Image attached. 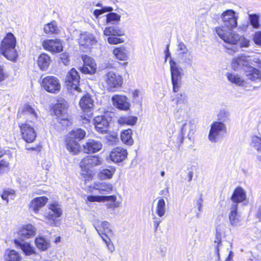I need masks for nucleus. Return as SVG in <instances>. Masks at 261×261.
I'll return each mask as SVG.
<instances>
[{"label": "nucleus", "instance_id": "7", "mask_svg": "<svg viewBox=\"0 0 261 261\" xmlns=\"http://www.w3.org/2000/svg\"><path fill=\"white\" fill-rule=\"evenodd\" d=\"M226 132L225 125L222 122L215 121L211 125L208 139L211 142H217Z\"/></svg>", "mask_w": 261, "mask_h": 261}, {"label": "nucleus", "instance_id": "4", "mask_svg": "<svg viewBox=\"0 0 261 261\" xmlns=\"http://www.w3.org/2000/svg\"><path fill=\"white\" fill-rule=\"evenodd\" d=\"M101 163V159L97 156L88 155L84 158L80 163L81 169V178L87 183L92 178L90 169Z\"/></svg>", "mask_w": 261, "mask_h": 261}, {"label": "nucleus", "instance_id": "60", "mask_svg": "<svg viewBox=\"0 0 261 261\" xmlns=\"http://www.w3.org/2000/svg\"><path fill=\"white\" fill-rule=\"evenodd\" d=\"M202 202L203 199L202 198V196L201 195L200 197L196 201V205L198 206V211L200 212L202 211Z\"/></svg>", "mask_w": 261, "mask_h": 261}, {"label": "nucleus", "instance_id": "14", "mask_svg": "<svg viewBox=\"0 0 261 261\" xmlns=\"http://www.w3.org/2000/svg\"><path fill=\"white\" fill-rule=\"evenodd\" d=\"M43 48L53 53H59L63 50V45L59 39H49L44 40L42 43Z\"/></svg>", "mask_w": 261, "mask_h": 261}, {"label": "nucleus", "instance_id": "58", "mask_svg": "<svg viewBox=\"0 0 261 261\" xmlns=\"http://www.w3.org/2000/svg\"><path fill=\"white\" fill-rule=\"evenodd\" d=\"M91 67L89 66H82L80 68L81 72L84 74H93L94 73H91Z\"/></svg>", "mask_w": 261, "mask_h": 261}, {"label": "nucleus", "instance_id": "32", "mask_svg": "<svg viewBox=\"0 0 261 261\" xmlns=\"http://www.w3.org/2000/svg\"><path fill=\"white\" fill-rule=\"evenodd\" d=\"M38 65L42 70H46L50 62V58L46 54H42L38 59Z\"/></svg>", "mask_w": 261, "mask_h": 261}, {"label": "nucleus", "instance_id": "30", "mask_svg": "<svg viewBox=\"0 0 261 261\" xmlns=\"http://www.w3.org/2000/svg\"><path fill=\"white\" fill-rule=\"evenodd\" d=\"M113 53L116 58L119 60L125 61L128 58V51L123 46L115 48Z\"/></svg>", "mask_w": 261, "mask_h": 261}, {"label": "nucleus", "instance_id": "39", "mask_svg": "<svg viewBox=\"0 0 261 261\" xmlns=\"http://www.w3.org/2000/svg\"><path fill=\"white\" fill-rule=\"evenodd\" d=\"M227 80L231 83L239 86H243L244 81L238 74L232 73H227L226 74Z\"/></svg>", "mask_w": 261, "mask_h": 261}, {"label": "nucleus", "instance_id": "61", "mask_svg": "<svg viewBox=\"0 0 261 261\" xmlns=\"http://www.w3.org/2000/svg\"><path fill=\"white\" fill-rule=\"evenodd\" d=\"M107 245V247L108 249L111 253H113L115 251V247L113 244L112 243V241L108 242V243L106 244Z\"/></svg>", "mask_w": 261, "mask_h": 261}, {"label": "nucleus", "instance_id": "62", "mask_svg": "<svg viewBox=\"0 0 261 261\" xmlns=\"http://www.w3.org/2000/svg\"><path fill=\"white\" fill-rule=\"evenodd\" d=\"M187 170V176L188 177V181L190 182L192 180L194 173L192 168L191 169H188Z\"/></svg>", "mask_w": 261, "mask_h": 261}, {"label": "nucleus", "instance_id": "51", "mask_svg": "<svg viewBox=\"0 0 261 261\" xmlns=\"http://www.w3.org/2000/svg\"><path fill=\"white\" fill-rule=\"evenodd\" d=\"M177 51L179 53L178 54L180 56L188 53L189 51L186 45L182 42L179 41L177 45Z\"/></svg>", "mask_w": 261, "mask_h": 261}, {"label": "nucleus", "instance_id": "54", "mask_svg": "<svg viewBox=\"0 0 261 261\" xmlns=\"http://www.w3.org/2000/svg\"><path fill=\"white\" fill-rule=\"evenodd\" d=\"M110 196L115 197V200H105L104 202L105 201H110V202L107 203L106 204V206H107V207L108 208L114 209L116 207L118 206V204L117 202H116V201L117 200V197H116V196L115 195H110Z\"/></svg>", "mask_w": 261, "mask_h": 261}, {"label": "nucleus", "instance_id": "1", "mask_svg": "<svg viewBox=\"0 0 261 261\" xmlns=\"http://www.w3.org/2000/svg\"><path fill=\"white\" fill-rule=\"evenodd\" d=\"M236 12L232 10H227L223 12L222 19L223 25L216 28V33L224 42L235 45L239 41L241 47H248L250 41L244 36L239 35L231 31L237 26L238 18L236 16Z\"/></svg>", "mask_w": 261, "mask_h": 261}, {"label": "nucleus", "instance_id": "34", "mask_svg": "<svg viewBox=\"0 0 261 261\" xmlns=\"http://www.w3.org/2000/svg\"><path fill=\"white\" fill-rule=\"evenodd\" d=\"M103 34L106 36H121L124 34L123 30L120 29L117 26L107 27L104 31Z\"/></svg>", "mask_w": 261, "mask_h": 261}, {"label": "nucleus", "instance_id": "24", "mask_svg": "<svg viewBox=\"0 0 261 261\" xmlns=\"http://www.w3.org/2000/svg\"><path fill=\"white\" fill-rule=\"evenodd\" d=\"M36 228L32 224L24 225L19 231V234L22 238L29 239L35 236Z\"/></svg>", "mask_w": 261, "mask_h": 261}, {"label": "nucleus", "instance_id": "55", "mask_svg": "<svg viewBox=\"0 0 261 261\" xmlns=\"http://www.w3.org/2000/svg\"><path fill=\"white\" fill-rule=\"evenodd\" d=\"M253 41L254 43L258 45L261 46V32L258 31L256 32L253 37Z\"/></svg>", "mask_w": 261, "mask_h": 261}, {"label": "nucleus", "instance_id": "9", "mask_svg": "<svg viewBox=\"0 0 261 261\" xmlns=\"http://www.w3.org/2000/svg\"><path fill=\"white\" fill-rule=\"evenodd\" d=\"M21 135L22 139L27 143L33 142L36 139L37 134L33 125L27 121L23 123L19 124Z\"/></svg>", "mask_w": 261, "mask_h": 261}, {"label": "nucleus", "instance_id": "44", "mask_svg": "<svg viewBox=\"0 0 261 261\" xmlns=\"http://www.w3.org/2000/svg\"><path fill=\"white\" fill-rule=\"evenodd\" d=\"M165 204V201L164 199L161 198L158 200L156 213L160 217H162L166 213Z\"/></svg>", "mask_w": 261, "mask_h": 261}, {"label": "nucleus", "instance_id": "13", "mask_svg": "<svg viewBox=\"0 0 261 261\" xmlns=\"http://www.w3.org/2000/svg\"><path fill=\"white\" fill-rule=\"evenodd\" d=\"M250 57L242 55L234 58L231 63V66L234 70L243 69L247 71L248 69Z\"/></svg>", "mask_w": 261, "mask_h": 261}, {"label": "nucleus", "instance_id": "19", "mask_svg": "<svg viewBox=\"0 0 261 261\" xmlns=\"http://www.w3.org/2000/svg\"><path fill=\"white\" fill-rule=\"evenodd\" d=\"M61 214L60 206L58 204L54 203L49 205V212L46 214L45 217L48 221H50V223H52Z\"/></svg>", "mask_w": 261, "mask_h": 261}, {"label": "nucleus", "instance_id": "52", "mask_svg": "<svg viewBox=\"0 0 261 261\" xmlns=\"http://www.w3.org/2000/svg\"><path fill=\"white\" fill-rule=\"evenodd\" d=\"M113 10V8L110 7H103L101 9H96L93 12V14L96 18L98 16L106 12H111Z\"/></svg>", "mask_w": 261, "mask_h": 261}, {"label": "nucleus", "instance_id": "47", "mask_svg": "<svg viewBox=\"0 0 261 261\" xmlns=\"http://www.w3.org/2000/svg\"><path fill=\"white\" fill-rule=\"evenodd\" d=\"M93 226L95 229L97 230L98 234L101 236L103 241L106 244L108 242L111 241V239L108 237L107 234L105 233H103L100 229H99V225L95 222L93 223Z\"/></svg>", "mask_w": 261, "mask_h": 261}, {"label": "nucleus", "instance_id": "49", "mask_svg": "<svg viewBox=\"0 0 261 261\" xmlns=\"http://www.w3.org/2000/svg\"><path fill=\"white\" fill-rule=\"evenodd\" d=\"M94 222L96 223L99 225V229L100 227H102L104 231L106 232H111V229L110 227V224L107 221H103L101 222L99 220H97Z\"/></svg>", "mask_w": 261, "mask_h": 261}, {"label": "nucleus", "instance_id": "2", "mask_svg": "<svg viewBox=\"0 0 261 261\" xmlns=\"http://www.w3.org/2000/svg\"><path fill=\"white\" fill-rule=\"evenodd\" d=\"M173 91L172 101L176 105H187L188 96L184 92L178 93L182 86V69L172 59L169 61Z\"/></svg>", "mask_w": 261, "mask_h": 261}, {"label": "nucleus", "instance_id": "29", "mask_svg": "<svg viewBox=\"0 0 261 261\" xmlns=\"http://www.w3.org/2000/svg\"><path fill=\"white\" fill-rule=\"evenodd\" d=\"M120 138L122 142L127 145L132 146L134 144L132 130L130 128L123 130L121 133Z\"/></svg>", "mask_w": 261, "mask_h": 261}, {"label": "nucleus", "instance_id": "43", "mask_svg": "<svg viewBox=\"0 0 261 261\" xmlns=\"http://www.w3.org/2000/svg\"><path fill=\"white\" fill-rule=\"evenodd\" d=\"M115 197L113 196H94L90 195L87 197V199L90 202H104L105 200H114Z\"/></svg>", "mask_w": 261, "mask_h": 261}, {"label": "nucleus", "instance_id": "26", "mask_svg": "<svg viewBox=\"0 0 261 261\" xmlns=\"http://www.w3.org/2000/svg\"><path fill=\"white\" fill-rule=\"evenodd\" d=\"M4 261H20L21 259L20 254L14 249H6L3 254Z\"/></svg>", "mask_w": 261, "mask_h": 261}, {"label": "nucleus", "instance_id": "21", "mask_svg": "<svg viewBox=\"0 0 261 261\" xmlns=\"http://www.w3.org/2000/svg\"><path fill=\"white\" fill-rule=\"evenodd\" d=\"M97 42L95 37L93 34L87 32L82 34L79 39L80 44L87 47L95 44Z\"/></svg>", "mask_w": 261, "mask_h": 261}, {"label": "nucleus", "instance_id": "63", "mask_svg": "<svg viewBox=\"0 0 261 261\" xmlns=\"http://www.w3.org/2000/svg\"><path fill=\"white\" fill-rule=\"evenodd\" d=\"M25 149L28 150H32V151H40L41 150V147L40 146H36L35 147H29V146L26 145L25 146Z\"/></svg>", "mask_w": 261, "mask_h": 261}, {"label": "nucleus", "instance_id": "38", "mask_svg": "<svg viewBox=\"0 0 261 261\" xmlns=\"http://www.w3.org/2000/svg\"><path fill=\"white\" fill-rule=\"evenodd\" d=\"M93 188L99 191V193L101 194L109 193L112 190L113 186L111 184L106 182H101L99 184H96Z\"/></svg>", "mask_w": 261, "mask_h": 261}, {"label": "nucleus", "instance_id": "59", "mask_svg": "<svg viewBox=\"0 0 261 261\" xmlns=\"http://www.w3.org/2000/svg\"><path fill=\"white\" fill-rule=\"evenodd\" d=\"M91 67L89 66H82L80 68L81 72L84 74H93L94 73H91Z\"/></svg>", "mask_w": 261, "mask_h": 261}, {"label": "nucleus", "instance_id": "3", "mask_svg": "<svg viewBox=\"0 0 261 261\" xmlns=\"http://www.w3.org/2000/svg\"><path fill=\"white\" fill-rule=\"evenodd\" d=\"M16 39L14 35L8 33L2 41L0 50L1 53L8 60L14 61L18 54L15 48Z\"/></svg>", "mask_w": 261, "mask_h": 261}, {"label": "nucleus", "instance_id": "25", "mask_svg": "<svg viewBox=\"0 0 261 261\" xmlns=\"http://www.w3.org/2000/svg\"><path fill=\"white\" fill-rule=\"evenodd\" d=\"M246 198V193L241 187H237L234 191L231 197L232 204H236L237 207L238 203L243 202Z\"/></svg>", "mask_w": 261, "mask_h": 261}, {"label": "nucleus", "instance_id": "64", "mask_svg": "<svg viewBox=\"0 0 261 261\" xmlns=\"http://www.w3.org/2000/svg\"><path fill=\"white\" fill-rule=\"evenodd\" d=\"M6 77V75L4 71V69L0 66V82L4 81Z\"/></svg>", "mask_w": 261, "mask_h": 261}, {"label": "nucleus", "instance_id": "42", "mask_svg": "<svg viewBox=\"0 0 261 261\" xmlns=\"http://www.w3.org/2000/svg\"><path fill=\"white\" fill-rule=\"evenodd\" d=\"M115 172V168L112 166L109 168L102 169L99 173V175L102 179L111 178Z\"/></svg>", "mask_w": 261, "mask_h": 261}, {"label": "nucleus", "instance_id": "6", "mask_svg": "<svg viewBox=\"0 0 261 261\" xmlns=\"http://www.w3.org/2000/svg\"><path fill=\"white\" fill-rule=\"evenodd\" d=\"M107 87L110 91H115L121 87L122 83V77L114 71H109L103 76Z\"/></svg>", "mask_w": 261, "mask_h": 261}, {"label": "nucleus", "instance_id": "8", "mask_svg": "<svg viewBox=\"0 0 261 261\" xmlns=\"http://www.w3.org/2000/svg\"><path fill=\"white\" fill-rule=\"evenodd\" d=\"M112 120V117L108 113L97 116L93 119L94 124L96 130L101 134H105L109 130L110 122Z\"/></svg>", "mask_w": 261, "mask_h": 261}, {"label": "nucleus", "instance_id": "33", "mask_svg": "<svg viewBox=\"0 0 261 261\" xmlns=\"http://www.w3.org/2000/svg\"><path fill=\"white\" fill-rule=\"evenodd\" d=\"M216 238L214 244L215 247V252L216 253L215 260L221 261L219 253V247L222 245L221 234V233L218 231L217 227L216 228Z\"/></svg>", "mask_w": 261, "mask_h": 261}, {"label": "nucleus", "instance_id": "15", "mask_svg": "<svg viewBox=\"0 0 261 261\" xmlns=\"http://www.w3.org/2000/svg\"><path fill=\"white\" fill-rule=\"evenodd\" d=\"M127 152L126 149L120 147L114 148L110 153V158L114 163H120L127 157Z\"/></svg>", "mask_w": 261, "mask_h": 261}, {"label": "nucleus", "instance_id": "31", "mask_svg": "<svg viewBox=\"0 0 261 261\" xmlns=\"http://www.w3.org/2000/svg\"><path fill=\"white\" fill-rule=\"evenodd\" d=\"M43 30L44 33L47 35L58 34L60 32L59 28L55 21L46 24L44 27Z\"/></svg>", "mask_w": 261, "mask_h": 261}, {"label": "nucleus", "instance_id": "16", "mask_svg": "<svg viewBox=\"0 0 261 261\" xmlns=\"http://www.w3.org/2000/svg\"><path fill=\"white\" fill-rule=\"evenodd\" d=\"M65 101L64 99H59L58 100V102L55 106L54 110L55 114L58 117V122L62 125L64 124L65 121Z\"/></svg>", "mask_w": 261, "mask_h": 261}, {"label": "nucleus", "instance_id": "17", "mask_svg": "<svg viewBox=\"0 0 261 261\" xmlns=\"http://www.w3.org/2000/svg\"><path fill=\"white\" fill-rule=\"evenodd\" d=\"M18 115H19L20 117H23L27 119L30 118L31 120L28 122H31V123L37 118L35 110L28 105L23 106L19 110Z\"/></svg>", "mask_w": 261, "mask_h": 261}, {"label": "nucleus", "instance_id": "23", "mask_svg": "<svg viewBox=\"0 0 261 261\" xmlns=\"http://www.w3.org/2000/svg\"><path fill=\"white\" fill-rule=\"evenodd\" d=\"M238 207L236 204H232L230 207V212L228 215L229 220L231 225L238 226L240 221V217L238 213Z\"/></svg>", "mask_w": 261, "mask_h": 261}, {"label": "nucleus", "instance_id": "18", "mask_svg": "<svg viewBox=\"0 0 261 261\" xmlns=\"http://www.w3.org/2000/svg\"><path fill=\"white\" fill-rule=\"evenodd\" d=\"M93 102L91 96L89 94H86L81 98L79 104L83 111L85 113H89L87 115L90 116L91 115V111L93 109Z\"/></svg>", "mask_w": 261, "mask_h": 261}, {"label": "nucleus", "instance_id": "10", "mask_svg": "<svg viewBox=\"0 0 261 261\" xmlns=\"http://www.w3.org/2000/svg\"><path fill=\"white\" fill-rule=\"evenodd\" d=\"M42 87L48 92L57 93L61 89L59 80L53 76H48L42 80Z\"/></svg>", "mask_w": 261, "mask_h": 261}, {"label": "nucleus", "instance_id": "40", "mask_svg": "<svg viewBox=\"0 0 261 261\" xmlns=\"http://www.w3.org/2000/svg\"><path fill=\"white\" fill-rule=\"evenodd\" d=\"M35 244L37 247L42 251L46 250L50 246L49 242L41 237L36 238Z\"/></svg>", "mask_w": 261, "mask_h": 261}, {"label": "nucleus", "instance_id": "48", "mask_svg": "<svg viewBox=\"0 0 261 261\" xmlns=\"http://www.w3.org/2000/svg\"><path fill=\"white\" fill-rule=\"evenodd\" d=\"M259 16L256 14H250L249 15L250 22L254 28H257L259 26Z\"/></svg>", "mask_w": 261, "mask_h": 261}, {"label": "nucleus", "instance_id": "22", "mask_svg": "<svg viewBox=\"0 0 261 261\" xmlns=\"http://www.w3.org/2000/svg\"><path fill=\"white\" fill-rule=\"evenodd\" d=\"M47 201L48 198L45 196L35 198L30 203V208L35 213H38L39 210L47 203Z\"/></svg>", "mask_w": 261, "mask_h": 261}, {"label": "nucleus", "instance_id": "36", "mask_svg": "<svg viewBox=\"0 0 261 261\" xmlns=\"http://www.w3.org/2000/svg\"><path fill=\"white\" fill-rule=\"evenodd\" d=\"M66 149L73 155L77 154L80 151V145L78 142L70 140L66 138Z\"/></svg>", "mask_w": 261, "mask_h": 261}, {"label": "nucleus", "instance_id": "35", "mask_svg": "<svg viewBox=\"0 0 261 261\" xmlns=\"http://www.w3.org/2000/svg\"><path fill=\"white\" fill-rule=\"evenodd\" d=\"M84 65L83 66H89L91 67V73H95L97 69L96 64L94 62V59L86 55H84L82 56Z\"/></svg>", "mask_w": 261, "mask_h": 261}, {"label": "nucleus", "instance_id": "5", "mask_svg": "<svg viewBox=\"0 0 261 261\" xmlns=\"http://www.w3.org/2000/svg\"><path fill=\"white\" fill-rule=\"evenodd\" d=\"M196 130V122L194 119L187 121L182 124L176 140L177 147L178 149H179L180 145L183 143L184 136H186L189 140H192Z\"/></svg>", "mask_w": 261, "mask_h": 261}, {"label": "nucleus", "instance_id": "37", "mask_svg": "<svg viewBox=\"0 0 261 261\" xmlns=\"http://www.w3.org/2000/svg\"><path fill=\"white\" fill-rule=\"evenodd\" d=\"M247 76L248 79L255 81L258 79H261V73L259 70L252 67H248V69L247 70Z\"/></svg>", "mask_w": 261, "mask_h": 261}, {"label": "nucleus", "instance_id": "11", "mask_svg": "<svg viewBox=\"0 0 261 261\" xmlns=\"http://www.w3.org/2000/svg\"><path fill=\"white\" fill-rule=\"evenodd\" d=\"M112 100L114 106L118 109L127 111L130 108V103L125 96L116 94L112 97Z\"/></svg>", "mask_w": 261, "mask_h": 261}, {"label": "nucleus", "instance_id": "20", "mask_svg": "<svg viewBox=\"0 0 261 261\" xmlns=\"http://www.w3.org/2000/svg\"><path fill=\"white\" fill-rule=\"evenodd\" d=\"M101 143L99 141L93 139H88L83 145L84 150L87 153L97 152L101 149Z\"/></svg>", "mask_w": 261, "mask_h": 261}, {"label": "nucleus", "instance_id": "57", "mask_svg": "<svg viewBox=\"0 0 261 261\" xmlns=\"http://www.w3.org/2000/svg\"><path fill=\"white\" fill-rule=\"evenodd\" d=\"M9 163L5 161H1L0 162V174L4 173L6 171V168L8 167Z\"/></svg>", "mask_w": 261, "mask_h": 261}, {"label": "nucleus", "instance_id": "12", "mask_svg": "<svg viewBox=\"0 0 261 261\" xmlns=\"http://www.w3.org/2000/svg\"><path fill=\"white\" fill-rule=\"evenodd\" d=\"M80 77L78 72L75 68H72L68 72L67 79H66V86H70L71 88L78 92H80L81 89L79 87Z\"/></svg>", "mask_w": 261, "mask_h": 261}, {"label": "nucleus", "instance_id": "45", "mask_svg": "<svg viewBox=\"0 0 261 261\" xmlns=\"http://www.w3.org/2000/svg\"><path fill=\"white\" fill-rule=\"evenodd\" d=\"M106 17L107 23L117 24L120 20L121 16L116 13L111 12L106 15Z\"/></svg>", "mask_w": 261, "mask_h": 261}, {"label": "nucleus", "instance_id": "53", "mask_svg": "<svg viewBox=\"0 0 261 261\" xmlns=\"http://www.w3.org/2000/svg\"><path fill=\"white\" fill-rule=\"evenodd\" d=\"M117 36H109L108 38V42L111 44H117L124 42V40L120 38L116 37Z\"/></svg>", "mask_w": 261, "mask_h": 261}, {"label": "nucleus", "instance_id": "56", "mask_svg": "<svg viewBox=\"0 0 261 261\" xmlns=\"http://www.w3.org/2000/svg\"><path fill=\"white\" fill-rule=\"evenodd\" d=\"M152 218L153 219V227L154 231H156L160 224L162 222V220L161 218L156 217V216L154 214H152Z\"/></svg>", "mask_w": 261, "mask_h": 261}, {"label": "nucleus", "instance_id": "28", "mask_svg": "<svg viewBox=\"0 0 261 261\" xmlns=\"http://www.w3.org/2000/svg\"><path fill=\"white\" fill-rule=\"evenodd\" d=\"M15 244L19 247L26 255H30L35 253V248L27 242H20L15 240Z\"/></svg>", "mask_w": 261, "mask_h": 261}, {"label": "nucleus", "instance_id": "27", "mask_svg": "<svg viewBox=\"0 0 261 261\" xmlns=\"http://www.w3.org/2000/svg\"><path fill=\"white\" fill-rule=\"evenodd\" d=\"M86 134V132L82 128L74 129L69 133L68 141L72 140L78 142L85 137Z\"/></svg>", "mask_w": 261, "mask_h": 261}, {"label": "nucleus", "instance_id": "41", "mask_svg": "<svg viewBox=\"0 0 261 261\" xmlns=\"http://www.w3.org/2000/svg\"><path fill=\"white\" fill-rule=\"evenodd\" d=\"M138 120V118L134 116H122L119 118L118 122L120 124H127L134 125Z\"/></svg>", "mask_w": 261, "mask_h": 261}, {"label": "nucleus", "instance_id": "46", "mask_svg": "<svg viewBox=\"0 0 261 261\" xmlns=\"http://www.w3.org/2000/svg\"><path fill=\"white\" fill-rule=\"evenodd\" d=\"M181 59L183 60V62L187 65L191 66L193 63V56L191 52L188 51V53L180 56Z\"/></svg>", "mask_w": 261, "mask_h": 261}, {"label": "nucleus", "instance_id": "50", "mask_svg": "<svg viewBox=\"0 0 261 261\" xmlns=\"http://www.w3.org/2000/svg\"><path fill=\"white\" fill-rule=\"evenodd\" d=\"M252 146L257 151H261V138L253 137L252 140Z\"/></svg>", "mask_w": 261, "mask_h": 261}]
</instances>
